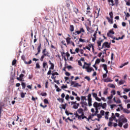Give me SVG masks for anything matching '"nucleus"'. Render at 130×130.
<instances>
[{
	"instance_id": "obj_1",
	"label": "nucleus",
	"mask_w": 130,
	"mask_h": 130,
	"mask_svg": "<svg viewBox=\"0 0 130 130\" xmlns=\"http://www.w3.org/2000/svg\"><path fill=\"white\" fill-rule=\"evenodd\" d=\"M77 112H76L74 114V115H75V117H76V118H78V119H79V120L84 119V118H87V117L85 116V113H84V110H83V109L81 108L78 109L77 110ZM78 113L81 115H79Z\"/></svg>"
},
{
	"instance_id": "obj_2",
	"label": "nucleus",
	"mask_w": 130,
	"mask_h": 130,
	"mask_svg": "<svg viewBox=\"0 0 130 130\" xmlns=\"http://www.w3.org/2000/svg\"><path fill=\"white\" fill-rule=\"evenodd\" d=\"M42 55L41 56L40 60L41 61H43V59H44V57H50V55H49V52L46 51V48H45L43 49L42 51Z\"/></svg>"
},
{
	"instance_id": "obj_3",
	"label": "nucleus",
	"mask_w": 130,
	"mask_h": 130,
	"mask_svg": "<svg viewBox=\"0 0 130 130\" xmlns=\"http://www.w3.org/2000/svg\"><path fill=\"white\" fill-rule=\"evenodd\" d=\"M109 16L110 18L107 17L106 19L108 20V22L110 23V24H113V12H110Z\"/></svg>"
},
{
	"instance_id": "obj_4",
	"label": "nucleus",
	"mask_w": 130,
	"mask_h": 130,
	"mask_svg": "<svg viewBox=\"0 0 130 130\" xmlns=\"http://www.w3.org/2000/svg\"><path fill=\"white\" fill-rule=\"evenodd\" d=\"M71 86H73V87H81V85L77 83L76 81H71Z\"/></svg>"
},
{
	"instance_id": "obj_5",
	"label": "nucleus",
	"mask_w": 130,
	"mask_h": 130,
	"mask_svg": "<svg viewBox=\"0 0 130 130\" xmlns=\"http://www.w3.org/2000/svg\"><path fill=\"white\" fill-rule=\"evenodd\" d=\"M21 59H22V60H23L25 64H31V63H32L31 60H30L28 62L26 61V57H25V55H24L21 56Z\"/></svg>"
},
{
	"instance_id": "obj_6",
	"label": "nucleus",
	"mask_w": 130,
	"mask_h": 130,
	"mask_svg": "<svg viewBox=\"0 0 130 130\" xmlns=\"http://www.w3.org/2000/svg\"><path fill=\"white\" fill-rule=\"evenodd\" d=\"M105 47L107 48H110V45L109 44L108 42H105L103 44L102 49V48H105Z\"/></svg>"
},
{
	"instance_id": "obj_7",
	"label": "nucleus",
	"mask_w": 130,
	"mask_h": 130,
	"mask_svg": "<svg viewBox=\"0 0 130 130\" xmlns=\"http://www.w3.org/2000/svg\"><path fill=\"white\" fill-rule=\"evenodd\" d=\"M97 31H98V27L96 28V31L94 32L93 34V38H92V40L93 42H95V41H96V39H97V33H98V32H97Z\"/></svg>"
},
{
	"instance_id": "obj_8",
	"label": "nucleus",
	"mask_w": 130,
	"mask_h": 130,
	"mask_svg": "<svg viewBox=\"0 0 130 130\" xmlns=\"http://www.w3.org/2000/svg\"><path fill=\"white\" fill-rule=\"evenodd\" d=\"M92 9L90 8V5H87V8H86V15H90L92 12H91V10Z\"/></svg>"
},
{
	"instance_id": "obj_9",
	"label": "nucleus",
	"mask_w": 130,
	"mask_h": 130,
	"mask_svg": "<svg viewBox=\"0 0 130 130\" xmlns=\"http://www.w3.org/2000/svg\"><path fill=\"white\" fill-rule=\"evenodd\" d=\"M82 69H85L87 73H91V67H85V65H83Z\"/></svg>"
},
{
	"instance_id": "obj_10",
	"label": "nucleus",
	"mask_w": 130,
	"mask_h": 130,
	"mask_svg": "<svg viewBox=\"0 0 130 130\" xmlns=\"http://www.w3.org/2000/svg\"><path fill=\"white\" fill-rule=\"evenodd\" d=\"M24 76V74H21L20 75L19 77L17 78V80H18V81H21L22 82H24V80H23V78Z\"/></svg>"
},
{
	"instance_id": "obj_11",
	"label": "nucleus",
	"mask_w": 130,
	"mask_h": 130,
	"mask_svg": "<svg viewBox=\"0 0 130 130\" xmlns=\"http://www.w3.org/2000/svg\"><path fill=\"white\" fill-rule=\"evenodd\" d=\"M108 3H109L110 6H112V7L115 6V4H114V1L113 0H108Z\"/></svg>"
},
{
	"instance_id": "obj_12",
	"label": "nucleus",
	"mask_w": 130,
	"mask_h": 130,
	"mask_svg": "<svg viewBox=\"0 0 130 130\" xmlns=\"http://www.w3.org/2000/svg\"><path fill=\"white\" fill-rule=\"evenodd\" d=\"M71 39H72L70 37H67L66 39V42H67V44H71V42H72V41H71Z\"/></svg>"
},
{
	"instance_id": "obj_13",
	"label": "nucleus",
	"mask_w": 130,
	"mask_h": 130,
	"mask_svg": "<svg viewBox=\"0 0 130 130\" xmlns=\"http://www.w3.org/2000/svg\"><path fill=\"white\" fill-rule=\"evenodd\" d=\"M74 12L75 13L76 15H78V13H80L79 9L76 7L73 8Z\"/></svg>"
},
{
	"instance_id": "obj_14",
	"label": "nucleus",
	"mask_w": 130,
	"mask_h": 130,
	"mask_svg": "<svg viewBox=\"0 0 130 130\" xmlns=\"http://www.w3.org/2000/svg\"><path fill=\"white\" fill-rule=\"evenodd\" d=\"M103 41H104V40H101L100 41H98L97 44L99 47H100V46H101V44L102 43V42H103Z\"/></svg>"
},
{
	"instance_id": "obj_15",
	"label": "nucleus",
	"mask_w": 130,
	"mask_h": 130,
	"mask_svg": "<svg viewBox=\"0 0 130 130\" xmlns=\"http://www.w3.org/2000/svg\"><path fill=\"white\" fill-rule=\"evenodd\" d=\"M104 95H107L108 94V88H105L103 92Z\"/></svg>"
},
{
	"instance_id": "obj_16",
	"label": "nucleus",
	"mask_w": 130,
	"mask_h": 130,
	"mask_svg": "<svg viewBox=\"0 0 130 130\" xmlns=\"http://www.w3.org/2000/svg\"><path fill=\"white\" fill-rule=\"evenodd\" d=\"M79 106L80 104L77 103L76 104L73 105V108H74V109H78Z\"/></svg>"
},
{
	"instance_id": "obj_17",
	"label": "nucleus",
	"mask_w": 130,
	"mask_h": 130,
	"mask_svg": "<svg viewBox=\"0 0 130 130\" xmlns=\"http://www.w3.org/2000/svg\"><path fill=\"white\" fill-rule=\"evenodd\" d=\"M80 104L82 105V107H84V106H87V105H88V104H87V102H84V101H82L81 103H80Z\"/></svg>"
},
{
	"instance_id": "obj_18",
	"label": "nucleus",
	"mask_w": 130,
	"mask_h": 130,
	"mask_svg": "<svg viewBox=\"0 0 130 130\" xmlns=\"http://www.w3.org/2000/svg\"><path fill=\"white\" fill-rule=\"evenodd\" d=\"M120 121H121L122 123H126L127 122V119L125 118L121 119Z\"/></svg>"
},
{
	"instance_id": "obj_19",
	"label": "nucleus",
	"mask_w": 130,
	"mask_h": 130,
	"mask_svg": "<svg viewBox=\"0 0 130 130\" xmlns=\"http://www.w3.org/2000/svg\"><path fill=\"white\" fill-rule=\"evenodd\" d=\"M58 76V73L57 72H54V73H52V77H51V78L53 80L55 79L54 78V76Z\"/></svg>"
},
{
	"instance_id": "obj_20",
	"label": "nucleus",
	"mask_w": 130,
	"mask_h": 130,
	"mask_svg": "<svg viewBox=\"0 0 130 130\" xmlns=\"http://www.w3.org/2000/svg\"><path fill=\"white\" fill-rule=\"evenodd\" d=\"M123 112H124V113H127V114H128L130 113V111L127 109H123Z\"/></svg>"
},
{
	"instance_id": "obj_21",
	"label": "nucleus",
	"mask_w": 130,
	"mask_h": 130,
	"mask_svg": "<svg viewBox=\"0 0 130 130\" xmlns=\"http://www.w3.org/2000/svg\"><path fill=\"white\" fill-rule=\"evenodd\" d=\"M111 118H113V119L114 120H115V121H116V122H117V119H116V118L115 117V115H114V113H112V116Z\"/></svg>"
},
{
	"instance_id": "obj_22",
	"label": "nucleus",
	"mask_w": 130,
	"mask_h": 130,
	"mask_svg": "<svg viewBox=\"0 0 130 130\" xmlns=\"http://www.w3.org/2000/svg\"><path fill=\"white\" fill-rule=\"evenodd\" d=\"M37 50L38 53H40V52H41V43L39 45V46H38L37 48Z\"/></svg>"
},
{
	"instance_id": "obj_23",
	"label": "nucleus",
	"mask_w": 130,
	"mask_h": 130,
	"mask_svg": "<svg viewBox=\"0 0 130 130\" xmlns=\"http://www.w3.org/2000/svg\"><path fill=\"white\" fill-rule=\"evenodd\" d=\"M98 112H99V111H98V109H95V112L94 113V114H91V116L92 117H93V116H96V115H97V113H98Z\"/></svg>"
},
{
	"instance_id": "obj_24",
	"label": "nucleus",
	"mask_w": 130,
	"mask_h": 130,
	"mask_svg": "<svg viewBox=\"0 0 130 130\" xmlns=\"http://www.w3.org/2000/svg\"><path fill=\"white\" fill-rule=\"evenodd\" d=\"M73 34L74 35H79V34H81V31L80 30H77L75 32H74Z\"/></svg>"
},
{
	"instance_id": "obj_25",
	"label": "nucleus",
	"mask_w": 130,
	"mask_h": 130,
	"mask_svg": "<svg viewBox=\"0 0 130 130\" xmlns=\"http://www.w3.org/2000/svg\"><path fill=\"white\" fill-rule=\"evenodd\" d=\"M93 107L95 108V109H98V102H94L93 104Z\"/></svg>"
},
{
	"instance_id": "obj_26",
	"label": "nucleus",
	"mask_w": 130,
	"mask_h": 130,
	"mask_svg": "<svg viewBox=\"0 0 130 130\" xmlns=\"http://www.w3.org/2000/svg\"><path fill=\"white\" fill-rule=\"evenodd\" d=\"M109 115V112H106L105 117L106 119H108V116Z\"/></svg>"
},
{
	"instance_id": "obj_27",
	"label": "nucleus",
	"mask_w": 130,
	"mask_h": 130,
	"mask_svg": "<svg viewBox=\"0 0 130 130\" xmlns=\"http://www.w3.org/2000/svg\"><path fill=\"white\" fill-rule=\"evenodd\" d=\"M58 101H59L60 103H63L64 101V99H62V98H58L57 99Z\"/></svg>"
},
{
	"instance_id": "obj_28",
	"label": "nucleus",
	"mask_w": 130,
	"mask_h": 130,
	"mask_svg": "<svg viewBox=\"0 0 130 130\" xmlns=\"http://www.w3.org/2000/svg\"><path fill=\"white\" fill-rule=\"evenodd\" d=\"M67 104H62V105H61V107H60V108L61 109H66V107H67Z\"/></svg>"
},
{
	"instance_id": "obj_29",
	"label": "nucleus",
	"mask_w": 130,
	"mask_h": 130,
	"mask_svg": "<svg viewBox=\"0 0 130 130\" xmlns=\"http://www.w3.org/2000/svg\"><path fill=\"white\" fill-rule=\"evenodd\" d=\"M74 29H75V27H74V25H71L70 27V30L71 32H73Z\"/></svg>"
},
{
	"instance_id": "obj_30",
	"label": "nucleus",
	"mask_w": 130,
	"mask_h": 130,
	"mask_svg": "<svg viewBox=\"0 0 130 130\" xmlns=\"http://www.w3.org/2000/svg\"><path fill=\"white\" fill-rule=\"evenodd\" d=\"M26 92H21L20 93V97L21 98H25V95H26Z\"/></svg>"
},
{
	"instance_id": "obj_31",
	"label": "nucleus",
	"mask_w": 130,
	"mask_h": 130,
	"mask_svg": "<svg viewBox=\"0 0 130 130\" xmlns=\"http://www.w3.org/2000/svg\"><path fill=\"white\" fill-rule=\"evenodd\" d=\"M107 106V104L105 103L103 104H102V108H103V109H105Z\"/></svg>"
},
{
	"instance_id": "obj_32",
	"label": "nucleus",
	"mask_w": 130,
	"mask_h": 130,
	"mask_svg": "<svg viewBox=\"0 0 130 130\" xmlns=\"http://www.w3.org/2000/svg\"><path fill=\"white\" fill-rule=\"evenodd\" d=\"M50 68H49V70H53L54 69V64L53 63H50Z\"/></svg>"
},
{
	"instance_id": "obj_33",
	"label": "nucleus",
	"mask_w": 130,
	"mask_h": 130,
	"mask_svg": "<svg viewBox=\"0 0 130 130\" xmlns=\"http://www.w3.org/2000/svg\"><path fill=\"white\" fill-rule=\"evenodd\" d=\"M88 106H92V100H87Z\"/></svg>"
},
{
	"instance_id": "obj_34",
	"label": "nucleus",
	"mask_w": 130,
	"mask_h": 130,
	"mask_svg": "<svg viewBox=\"0 0 130 130\" xmlns=\"http://www.w3.org/2000/svg\"><path fill=\"white\" fill-rule=\"evenodd\" d=\"M21 86L22 87V89H25V88H26V83L24 82H21Z\"/></svg>"
},
{
	"instance_id": "obj_35",
	"label": "nucleus",
	"mask_w": 130,
	"mask_h": 130,
	"mask_svg": "<svg viewBox=\"0 0 130 130\" xmlns=\"http://www.w3.org/2000/svg\"><path fill=\"white\" fill-rule=\"evenodd\" d=\"M109 87H110V88H113V89L115 88V85L113 84H109Z\"/></svg>"
},
{
	"instance_id": "obj_36",
	"label": "nucleus",
	"mask_w": 130,
	"mask_h": 130,
	"mask_svg": "<svg viewBox=\"0 0 130 130\" xmlns=\"http://www.w3.org/2000/svg\"><path fill=\"white\" fill-rule=\"evenodd\" d=\"M35 69H38L39 70L40 69V64H39V63H37L36 64Z\"/></svg>"
},
{
	"instance_id": "obj_37",
	"label": "nucleus",
	"mask_w": 130,
	"mask_h": 130,
	"mask_svg": "<svg viewBox=\"0 0 130 130\" xmlns=\"http://www.w3.org/2000/svg\"><path fill=\"white\" fill-rule=\"evenodd\" d=\"M47 62H43V69H45L46 68V66H47Z\"/></svg>"
},
{
	"instance_id": "obj_38",
	"label": "nucleus",
	"mask_w": 130,
	"mask_h": 130,
	"mask_svg": "<svg viewBox=\"0 0 130 130\" xmlns=\"http://www.w3.org/2000/svg\"><path fill=\"white\" fill-rule=\"evenodd\" d=\"M41 95L43 97H46V96H47V93L46 92H42Z\"/></svg>"
},
{
	"instance_id": "obj_39",
	"label": "nucleus",
	"mask_w": 130,
	"mask_h": 130,
	"mask_svg": "<svg viewBox=\"0 0 130 130\" xmlns=\"http://www.w3.org/2000/svg\"><path fill=\"white\" fill-rule=\"evenodd\" d=\"M17 63V60H16L15 59H14L13 61H12V66H15V64Z\"/></svg>"
},
{
	"instance_id": "obj_40",
	"label": "nucleus",
	"mask_w": 130,
	"mask_h": 130,
	"mask_svg": "<svg viewBox=\"0 0 130 130\" xmlns=\"http://www.w3.org/2000/svg\"><path fill=\"white\" fill-rule=\"evenodd\" d=\"M103 68H104V71H107V65L106 64H103Z\"/></svg>"
},
{
	"instance_id": "obj_41",
	"label": "nucleus",
	"mask_w": 130,
	"mask_h": 130,
	"mask_svg": "<svg viewBox=\"0 0 130 130\" xmlns=\"http://www.w3.org/2000/svg\"><path fill=\"white\" fill-rule=\"evenodd\" d=\"M44 103H45V104H49V102H48V100H47V99H45L44 100Z\"/></svg>"
},
{
	"instance_id": "obj_42",
	"label": "nucleus",
	"mask_w": 130,
	"mask_h": 130,
	"mask_svg": "<svg viewBox=\"0 0 130 130\" xmlns=\"http://www.w3.org/2000/svg\"><path fill=\"white\" fill-rule=\"evenodd\" d=\"M87 101V98L85 96H81V101Z\"/></svg>"
},
{
	"instance_id": "obj_43",
	"label": "nucleus",
	"mask_w": 130,
	"mask_h": 130,
	"mask_svg": "<svg viewBox=\"0 0 130 130\" xmlns=\"http://www.w3.org/2000/svg\"><path fill=\"white\" fill-rule=\"evenodd\" d=\"M72 38V39H75V42H77V41H78L79 39V38H77L75 36H73V37Z\"/></svg>"
},
{
	"instance_id": "obj_44",
	"label": "nucleus",
	"mask_w": 130,
	"mask_h": 130,
	"mask_svg": "<svg viewBox=\"0 0 130 130\" xmlns=\"http://www.w3.org/2000/svg\"><path fill=\"white\" fill-rule=\"evenodd\" d=\"M112 98H113V94H111L110 96L107 97V99H108L109 100H111V99H112Z\"/></svg>"
},
{
	"instance_id": "obj_45",
	"label": "nucleus",
	"mask_w": 130,
	"mask_h": 130,
	"mask_svg": "<svg viewBox=\"0 0 130 130\" xmlns=\"http://www.w3.org/2000/svg\"><path fill=\"white\" fill-rule=\"evenodd\" d=\"M80 33H85V29L83 27L80 28Z\"/></svg>"
},
{
	"instance_id": "obj_46",
	"label": "nucleus",
	"mask_w": 130,
	"mask_h": 130,
	"mask_svg": "<svg viewBox=\"0 0 130 130\" xmlns=\"http://www.w3.org/2000/svg\"><path fill=\"white\" fill-rule=\"evenodd\" d=\"M123 84H124V81L121 80L119 81V85H123Z\"/></svg>"
},
{
	"instance_id": "obj_47",
	"label": "nucleus",
	"mask_w": 130,
	"mask_h": 130,
	"mask_svg": "<svg viewBox=\"0 0 130 130\" xmlns=\"http://www.w3.org/2000/svg\"><path fill=\"white\" fill-rule=\"evenodd\" d=\"M91 96H92V95L91 94V93H89L88 95V96H87V97H88L87 100H92V98H91Z\"/></svg>"
},
{
	"instance_id": "obj_48",
	"label": "nucleus",
	"mask_w": 130,
	"mask_h": 130,
	"mask_svg": "<svg viewBox=\"0 0 130 130\" xmlns=\"http://www.w3.org/2000/svg\"><path fill=\"white\" fill-rule=\"evenodd\" d=\"M104 82L108 83V82H112V80H111V79H105Z\"/></svg>"
},
{
	"instance_id": "obj_49",
	"label": "nucleus",
	"mask_w": 130,
	"mask_h": 130,
	"mask_svg": "<svg viewBox=\"0 0 130 130\" xmlns=\"http://www.w3.org/2000/svg\"><path fill=\"white\" fill-rule=\"evenodd\" d=\"M61 89H67L68 88V85L66 84V85H64V84L61 86Z\"/></svg>"
},
{
	"instance_id": "obj_50",
	"label": "nucleus",
	"mask_w": 130,
	"mask_h": 130,
	"mask_svg": "<svg viewBox=\"0 0 130 130\" xmlns=\"http://www.w3.org/2000/svg\"><path fill=\"white\" fill-rule=\"evenodd\" d=\"M40 106H41V107H42L43 108H46V107H47V105H45V106H43L42 103H41Z\"/></svg>"
},
{
	"instance_id": "obj_51",
	"label": "nucleus",
	"mask_w": 130,
	"mask_h": 130,
	"mask_svg": "<svg viewBox=\"0 0 130 130\" xmlns=\"http://www.w3.org/2000/svg\"><path fill=\"white\" fill-rule=\"evenodd\" d=\"M100 113L101 115H102L103 116V115H104V114H105V111H104V110H101L100 111Z\"/></svg>"
},
{
	"instance_id": "obj_52",
	"label": "nucleus",
	"mask_w": 130,
	"mask_h": 130,
	"mask_svg": "<svg viewBox=\"0 0 130 130\" xmlns=\"http://www.w3.org/2000/svg\"><path fill=\"white\" fill-rule=\"evenodd\" d=\"M65 99L68 101V100L70 99V95L69 94H67Z\"/></svg>"
},
{
	"instance_id": "obj_53",
	"label": "nucleus",
	"mask_w": 130,
	"mask_h": 130,
	"mask_svg": "<svg viewBox=\"0 0 130 130\" xmlns=\"http://www.w3.org/2000/svg\"><path fill=\"white\" fill-rule=\"evenodd\" d=\"M79 42H86L84 39H83L82 38L79 39Z\"/></svg>"
},
{
	"instance_id": "obj_54",
	"label": "nucleus",
	"mask_w": 130,
	"mask_h": 130,
	"mask_svg": "<svg viewBox=\"0 0 130 130\" xmlns=\"http://www.w3.org/2000/svg\"><path fill=\"white\" fill-rule=\"evenodd\" d=\"M100 63V60L99 58H98L96 60H95V64H96V63Z\"/></svg>"
},
{
	"instance_id": "obj_55",
	"label": "nucleus",
	"mask_w": 130,
	"mask_h": 130,
	"mask_svg": "<svg viewBox=\"0 0 130 130\" xmlns=\"http://www.w3.org/2000/svg\"><path fill=\"white\" fill-rule=\"evenodd\" d=\"M97 116V117L99 118V119H100V118H102V115L100 114H98L96 115Z\"/></svg>"
},
{
	"instance_id": "obj_56",
	"label": "nucleus",
	"mask_w": 130,
	"mask_h": 130,
	"mask_svg": "<svg viewBox=\"0 0 130 130\" xmlns=\"http://www.w3.org/2000/svg\"><path fill=\"white\" fill-rule=\"evenodd\" d=\"M116 103L118 104L119 103H121V101L119 99H118L117 101H116Z\"/></svg>"
},
{
	"instance_id": "obj_57",
	"label": "nucleus",
	"mask_w": 130,
	"mask_h": 130,
	"mask_svg": "<svg viewBox=\"0 0 130 130\" xmlns=\"http://www.w3.org/2000/svg\"><path fill=\"white\" fill-rule=\"evenodd\" d=\"M129 91H130V88H125L124 89V92H126V93H127V92H129Z\"/></svg>"
},
{
	"instance_id": "obj_58",
	"label": "nucleus",
	"mask_w": 130,
	"mask_h": 130,
	"mask_svg": "<svg viewBox=\"0 0 130 130\" xmlns=\"http://www.w3.org/2000/svg\"><path fill=\"white\" fill-rule=\"evenodd\" d=\"M122 123H123L121 121H119L118 125L120 126V127L122 126Z\"/></svg>"
},
{
	"instance_id": "obj_59",
	"label": "nucleus",
	"mask_w": 130,
	"mask_h": 130,
	"mask_svg": "<svg viewBox=\"0 0 130 130\" xmlns=\"http://www.w3.org/2000/svg\"><path fill=\"white\" fill-rule=\"evenodd\" d=\"M66 7L68 8L71 7V5L70 4V3L69 2L66 3Z\"/></svg>"
},
{
	"instance_id": "obj_60",
	"label": "nucleus",
	"mask_w": 130,
	"mask_h": 130,
	"mask_svg": "<svg viewBox=\"0 0 130 130\" xmlns=\"http://www.w3.org/2000/svg\"><path fill=\"white\" fill-rule=\"evenodd\" d=\"M85 79H86V80H87V81H90V80H91V78H90V77H89V76H85L84 77Z\"/></svg>"
},
{
	"instance_id": "obj_61",
	"label": "nucleus",
	"mask_w": 130,
	"mask_h": 130,
	"mask_svg": "<svg viewBox=\"0 0 130 130\" xmlns=\"http://www.w3.org/2000/svg\"><path fill=\"white\" fill-rule=\"evenodd\" d=\"M108 33H109L110 34H114V31L112 30H110L109 31V32Z\"/></svg>"
},
{
	"instance_id": "obj_62",
	"label": "nucleus",
	"mask_w": 130,
	"mask_h": 130,
	"mask_svg": "<svg viewBox=\"0 0 130 130\" xmlns=\"http://www.w3.org/2000/svg\"><path fill=\"white\" fill-rule=\"evenodd\" d=\"M92 96L94 98H96L97 97V93H92Z\"/></svg>"
},
{
	"instance_id": "obj_63",
	"label": "nucleus",
	"mask_w": 130,
	"mask_h": 130,
	"mask_svg": "<svg viewBox=\"0 0 130 130\" xmlns=\"http://www.w3.org/2000/svg\"><path fill=\"white\" fill-rule=\"evenodd\" d=\"M112 124H113L112 122L109 121L108 124V126H112Z\"/></svg>"
},
{
	"instance_id": "obj_64",
	"label": "nucleus",
	"mask_w": 130,
	"mask_h": 130,
	"mask_svg": "<svg viewBox=\"0 0 130 130\" xmlns=\"http://www.w3.org/2000/svg\"><path fill=\"white\" fill-rule=\"evenodd\" d=\"M119 0H114L115 2V4L117 6L118 5L119 2H118Z\"/></svg>"
}]
</instances>
